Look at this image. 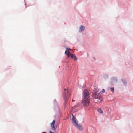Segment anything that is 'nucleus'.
I'll return each mask as SVG.
<instances>
[{
  "instance_id": "17",
  "label": "nucleus",
  "mask_w": 133,
  "mask_h": 133,
  "mask_svg": "<svg viewBox=\"0 0 133 133\" xmlns=\"http://www.w3.org/2000/svg\"><path fill=\"white\" fill-rule=\"evenodd\" d=\"M106 75V76L107 78H108V75Z\"/></svg>"
},
{
  "instance_id": "7",
  "label": "nucleus",
  "mask_w": 133,
  "mask_h": 133,
  "mask_svg": "<svg viewBox=\"0 0 133 133\" xmlns=\"http://www.w3.org/2000/svg\"><path fill=\"white\" fill-rule=\"evenodd\" d=\"M55 120H54L52 123L50 124L51 127V129L52 131H55L56 129V128L55 127Z\"/></svg>"
},
{
  "instance_id": "16",
  "label": "nucleus",
  "mask_w": 133,
  "mask_h": 133,
  "mask_svg": "<svg viewBox=\"0 0 133 133\" xmlns=\"http://www.w3.org/2000/svg\"><path fill=\"white\" fill-rule=\"evenodd\" d=\"M74 99V98H72V101L73 102H75V100H73V99Z\"/></svg>"
},
{
  "instance_id": "10",
  "label": "nucleus",
  "mask_w": 133,
  "mask_h": 133,
  "mask_svg": "<svg viewBox=\"0 0 133 133\" xmlns=\"http://www.w3.org/2000/svg\"><path fill=\"white\" fill-rule=\"evenodd\" d=\"M97 111L101 114H102L103 113V112L102 111L101 108L98 109H97Z\"/></svg>"
},
{
  "instance_id": "1",
  "label": "nucleus",
  "mask_w": 133,
  "mask_h": 133,
  "mask_svg": "<svg viewBox=\"0 0 133 133\" xmlns=\"http://www.w3.org/2000/svg\"><path fill=\"white\" fill-rule=\"evenodd\" d=\"M83 98L82 101V103L85 106H88L90 103V99L89 93L87 90L83 91Z\"/></svg>"
},
{
  "instance_id": "11",
  "label": "nucleus",
  "mask_w": 133,
  "mask_h": 133,
  "mask_svg": "<svg viewBox=\"0 0 133 133\" xmlns=\"http://www.w3.org/2000/svg\"><path fill=\"white\" fill-rule=\"evenodd\" d=\"M78 87L80 89H81L83 88V85L82 86V84H80L79 85H78Z\"/></svg>"
},
{
  "instance_id": "19",
  "label": "nucleus",
  "mask_w": 133,
  "mask_h": 133,
  "mask_svg": "<svg viewBox=\"0 0 133 133\" xmlns=\"http://www.w3.org/2000/svg\"><path fill=\"white\" fill-rule=\"evenodd\" d=\"M54 103H55V102H56V101H55V100H54Z\"/></svg>"
},
{
  "instance_id": "15",
  "label": "nucleus",
  "mask_w": 133,
  "mask_h": 133,
  "mask_svg": "<svg viewBox=\"0 0 133 133\" xmlns=\"http://www.w3.org/2000/svg\"><path fill=\"white\" fill-rule=\"evenodd\" d=\"M105 91V90L104 89H103L101 91H100L99 92H102L103 93Z\"/></svg>"
},
{
  "instance_id": "9",
  "label": "nucleus",
  "mask_w": 133,
  "mask_h": 133,
  "mask_svg": "<svg viewBox=\"0 0 133 133\" xmlns=\"http://www.w3.org/2000/svg\"><path fill=\"white\" fill-rule=\"evenodd\" d=\"M121 81L124 85L126 86L127 84V82L126 80L125 79L122 78L121 79Z\"/></svg>"
},
{
  "instance_id": "4",
  "label": "nucleus",
  "mask_w": 133,
  "mask_h": 133,
  "mask_svg": "<svg viewBox=\"0 0 133 133\" xmlns=\"http://www.w3.org/2000/svg\"><path fill=\"white\" fill-rule=\"evenodd\" d=\"M63 96L64 100H66L67 98L69 97L70 95L71 90L70 89H67L66 91L65 89H64Z\"/></svg>"
},
{
  "instance_id": "12",
  "label": "nucleus",
  "mask_w": 133,
  "mask_h": 133,
  "mask_svg": "<svg viewBox=\"0 0 133 133\" xmlns=\"http://www.w3.org/2000/svg\"><path fill=\"white\" fill-rule=\"evenodd\" d=\"M110 90L113 92H114V87L111 88L110 89Z\"/></svg>"
},
{
  "instance_id": "18",
  "label": "nucleus",
  "mask_w": 133,
  "mask_h": 133,
  "mask_svg": "<svg viewBox=\"0 0 133 133\" xmlns=\"http://www.w3.org/2000/svg\"><path fill=\"white\" fill-rule=\"evenodd\" d=\"M49 132L50 133H54L53 132H52L51 131H50Z\"/></svg>"
},
{
  "instance_id": "13",
  "label": "nucleus",
  "mask_w": 133,
  "mask_h": 133,
  "mask_svg": "<svg viewBox=\"0 0 133 133\" xmlns=\"http://www.w3.org/2000/svg\"><path fill=\"white\" fill-rule=\"evenodd\" d=\"M73 58L74 60L75 61H77V58L75 56H74Z\"/></svg>"
},
{
  "instance_id": "21",
  "label": "nucleus",
  "mask_w": 133,
  "mask_h": 133,
  "mask_svg": "<svg viewBox=\"0 0 133 133\" xmlns=\"http://www.w3.org/2000/svg\"><path fill=\"white\" fill-rule=\"evenodd\" d=\"M93 58H95L94 57H93Z\"/></svg>"
},
{
  "instance_id": "5",
  "label": "nucleus",
  "mask_w": 133,
  "mask_h": 133,
  "mask_svg": "<svg viewBox=\"0 0 133 133\" xmlns=\"http://www.w3.org/2000/svg\"><path fill=\"white\" fill-rule=\"evenodd\" d=\"M72 51V50L69 48H66V50L65 51V54L67 56L68 58L70 57L71 58H73L74 56V55L71 54L70 53V51Z\"/></svg>"
},
{
  "instance_id": "8",
  "label": "nucleus",
  "mask_w": 133,
  "mask_h": 133,
  "mask_svg": "<svg viewBox=\"0 0 133 133\" xmlns=\"http://www.w3.org/2000/svg\"><path fill=\"white\" fill-rule=\"evenodd\" d=\"M117 79L116 77H113L111 78V82L112 84H113L117 82Z\"/></svg>"
},
{
  "instance_id": "2",
  "label": "nucleus",
  "mask_w": 133,
  "mask_h": 133,
  "mask_svg": "<svg viewBox=\"0 0 133 133\" xmlns=\"http://www.w3.org/2000/svg\"><path fill=\"white\" fill-rule=\"evenodd\" d=\"M92 96L93 98L95 99H97V102L99 103L103 101L102 97L101 95V92H99V89L97 88H95L92 92Z\"/></svg>"
},
{
  "instance_id": "14",
  "label": "nucleus",
  "mask_w": 133,
  "mask_h": 133,
  "mask_svg": "<svg viewBox=\"0 0 133 133\" xmlns=\"http://www.w3.org/2000/svg\"><path fill=\"white\" fill-rule=\"evenodd\" d=\"M79 105L78 104V105H75L73 107H72V109H73V108H75V107H78V106H79Z\"/></svg>"
},
{
  "instance_id": "20",
  "label": "nucleus",
  "mask_w": 133,
  "mask_h": 133,
  "mask_svg": "<svg viewBox=\"0 0 133 133\" xmlns=\"http://www.w3.org/2000/svg\"><path fill=\"white\" fill-rule=\"evenodd\" d=\"M42 133H46V132H42Z\"/></svg>"
},
{
  "instance_id": "3",
  "label": "nucleus",
  "mask_w": 133,
  "mask_h": 133,
  "mask_svg": "<svg viewBox=\"0 0 133 133\" xmlns=\"http://www.w3.org/2000/svg\"><path fill=\"white\" fill-rule=\"evenodd\" d=\"M72 118V122L74 125L80 131L83 130V128L82 125L81 124H78V121L74 117L73 115Z\"/></svg>"
},
{
  "instance_id": "6",
  "label": "nucleus",
  "mask_w": 133,
  "mask_h": 133,
  "mask_svg": "<svg viewBox=\"0 0 133 133\" xmlns=\"http://www.w3.org/2000/svg\"><path fill=\"white\" fill-rule=\"evenodd\" d=\"M85 29V26L83 25H80L78 29V32L79 33H82Z\"/></svg>"
}]
</instances>
